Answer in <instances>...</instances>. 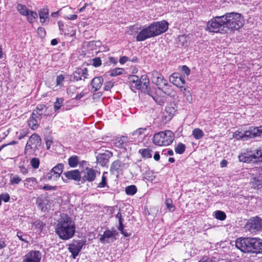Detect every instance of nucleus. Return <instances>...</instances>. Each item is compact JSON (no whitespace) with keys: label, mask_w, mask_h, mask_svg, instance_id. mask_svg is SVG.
Returning a JSON list of instances; mask_svg holds the SVG:
<instances>
[{"label":"nucleus","mask_w":262,"mask_h":262,"mask_svg":"<svg viewBox=\"0 0 262 262\" xmlns=\"http://www.w3.org/2000/svg\"><path fill=\"white\" fill-rule=\"evenodd\" d=\"M75 230L74 222L67 214H61L55 228V232L59 237L63 240L69 239L74 235Z\"/></svg>","instance_id":"obj_1"},{"label":"nucleus","mask_w":262,"mask_h":262,"mask_svg":"<svg viewBox=\"0 0 262 262\" xmlns=\"http://www.w3.org/2000/svg\"><path fill=\"white\" fill-rule=\"evenodd\" d=\"M235 246L245 253H260L262 251V241L256 238H239L236 239Z\"/></svg>","instance_id":"obj_2"},{"label":"nucleus","mask_w":262,"mask_h":262,"mask_svg":"<svg viewBox=\"0 0 262 262\" xmlns=\"http://www.w3.org/2000/svg\"><path fill=\"white\" fill-rule=\"evenodd\" d=\"M224 27L230 31H238L244 26V19L242 15L237 13H230L224 15Z\"/></svg>","instance_id":"obj_3"},{"label":"nucleus","mask_w":262,"mask_h":262,"mask_svg":"<svg viewBox=\"0 0 262 262\" xmlns=\"http://www.w3.org/2000/svg\"><path fill=\"white\" fill-rule=\"evenodd\" d=\"M174 139V133L170 130H166L156 133L152 138V142L157 146H166L170 145Z\"/></svg>","instance_id":"obj_4"},{"label":"nucleus","mask_w":262,"mask_h":262,"mask_svg":"<svg viewBox=\"0 0 262 262\" xmlns=\"http://www.w3.org/2000/svg\"><path fill=\"white\" fill-rule=\"evenodd\" d=\"M225 16H216L212 19L207 23L206 28V31H209L211 33H219L220 30L222 27H224Z\"/></svg>","instance_id":"obj_5"},{"label":"nucleus","mask_w":262,"mask_h":262,"mask_svg":"<svg viewBox=\"0 0 262 262\" xmlns=\"http://www.w3.org/2000/svg\"><path fill=\"white\" fill-rule=\"evenodd\" d=\"M168 28V23L164 20L154 23L139 33H164Z\"/></svg>","instance_id":"obj_6"},{"label":"nucleus","mask_w":262,"mask_h":262,"mask_svg":"<svg viewBox=\"0 0 262 262\" xmlns=\"http://www.w3.org/2000/svg\"><path fill=\"white\" fill-rule=\"evenodd\" d=\"M246 230L251 233H256L262 230V219L255 216L248 220L245 226Z\"/></svg>","instance_id":"obj_7"},{"label":"nucleus","mask_w":262,"mask_h":262,"mask_svg":"<svg viewBox=\"0 0 262 262\" xmlns=\"http://www.w3.org/2000/svg\"><path fill=\"white\" fill-rule=\"evenodd\" d=\"M64 165L62 163H59L46 174V178L48 181H56L59 179L62 173Z\"/></svg>","instance_id":"obj_8"},{"label":"nucleus","mask_w":262,"mask_h":262,"mask_svg":"<svg viewBox=\"0 0 262 262\" xmlns=\"http://www.w3.org/2000/svg\"><path fill=\"white\" fill-rule=\"evenodd\" d=\"M41 144V139L36 134H34L29 138L25 147V151L36 150Z\"/></svg>","instance_id":"obj_9"},{"label":"nucleus","mask_w":262,"mask_h":262,"mask_svg":"<svg viewBox=\"0 0 262 262\" xmlns=\"http://www.w3.org/2000/svg\"><path fill=\"white\" fill-rule=\"evenodd\" d=\"M169 80L170 83L179 88L181 91L185 90L184 85L185 83L184 79L179 73H174L169 77Z\"/></svg>","instance_id":"obj_10"},{"label":"nucleus","mask_w":262,"mask_h":262,"mask_svg":"<svg viewBox=\"0 0 262 262\" xmlns=\"http://www.w3.org/2000/svg\"><path fill=\"white\" fill-rule=\"evenodd\" d=\"M176 112V109L172 104H170L166 106L164 111L163 112L162 119V121L164 123L169 122L172 118L174 113Z\"/></svg>","instance_id":"obj_11"},{"label":"nucleus","mask_w":262,"mask_h":262,"mask_svg":"<svg viewBox=\"0 0 262 262\" xmlns=\"http://www.w3.org/2000/svg\"><path fill=\"white\" fill-rule=\"evenodd\" d=\"M84 245V242L82 241H77L73 242L69 245V250L72 253L73 257L75 258L81 251V249Z\"/></svg>","instance_id":"obj_12"},{"label":"nucleus","mask_w":262,"mask_h":262,"mask_svg":"<svg viewBox=\"0 0 262 262\" xmlns=\"http://www.w3.org/2000/svg\"><path fill=\"white\" fill-rule=\"evenodd\" d=\"M41 253L39 251H31L25 256L23 262H40Z\"/></svg>","instance_id":"obj_13"},{"label":"nucleus","mask_w":262,"mask_h":262,"mask_svg":"<svg viewBox=\"0 0 262 262\" xmlns=\"http://www.w3.org/2000/svg\"><path fill=\"white\" fill-rule=\"evenodd\" d=\"M152 81L158 87H160L163 84L164 86H167L168 83L166 80L164 79L163 76L158 73L157 71H154L151 72Z\"/></svg>","instance_id":"obj_14"},{"label":"nucleus","mask_w":262,"mask_h":262,"mask_svg":"<svg viewBox=\"0 0 262 262\" xmlns=\"http://www.w3.org/2000/svg\"><path fill=\"white\" fill-rule=\"evenodd\" d=\"M97 171L91 168H86L82 172V173L83 180L88 182L93 181L96 177Z\"/></svg>","instance_id":"obj_15"},{"label":"nucleus","mask_w":262,"mask_h":262,"mask_svg":"<svg viewBox=\"0 0 262 262\" xmlns=\"http://www.w3.org/2000/svg\"><path fill=\"white\" fill-rule=\"evenodd\" d=\"M112 153L108 150H106L104 153L99 154L97 157V161L98 163L101 166H105L109 161V159L112 156Z\"/></svg>","instance_id":"obj_16"},{"label":"nucleus","mask_w":262,"mask_h":262,"mask_svg":"<svg viewBox=\"0 0 262 262\" xmlns=\"http://www.w3.org/2000/svg\"><path fill=\"white\" fill-rule=\"evenodd\" d=\"M128 79L133 91L135 92L136 90H139L141 88L142 82L139 80L138 76L134 75H129Z\"/></svg>","instance_id":"obj_17"},{"label":"nucleus","mask_w":262,"mask_h":262,"mask_svg":"<svg viewBox=\"0 0 262 262\" xmlns=\"http://www.w3.org/2000/svg\"><path fill=\"white\" fill-rule=\"evenodd\" d=\"M246 136H249L250 139L256 137H262V125L258 127H250L249 129L247 130Z\"/></svg>","instance_id":"obj_18"},{"label":"nucleus","mask_w":262,"mask_h":262,"mask_svg":"<svg viewBox=\"0 0 262 262\" xmlns=\"http://www.w3.org/2000/svg\"><path fill=\"white\" fill-rule=\"evenodd\" d=\"M63 175L69 180H73L79 182L81 180V175L79 171L77 169L68 171L63 173Z\"/></svg>","instance_id":"obj_19"},{"label":"nucleus","mask_w":262,"mask_h":262,"mask_svg":"<svg viewBox=\"0 0 262 262\" xmlns=\"http://www.w3.org/2000/svg\"><path fill=\"white\" fill-rule=\"evenodd\" d=\"M47 107L43 104L38 105L36 108L33 110L32 114L33 117H38L40 119L42 116L47 115Z\"/></svg>","instance_id":"obj_20"},{"label":"nucleus","mask_w":262,"mask_h":262,"mask_svg":"<svg viewBox=\"0 0 262 262\" xmlns=\"http://www.w3.org/2000/svg\"><path fill=\"white\" fill-rule=\"evenodd\" d=\"M115 239V233L111 230L105 231L101 237L100 238V241L102 243H109L110 241H113Z\"/></svg>","instance_id":"obj_21"},{"label":"nucleus","mask_w":262,"mask_h":262,"mask_svg":"<svg viewBox=\"0 0 262 262\" xmlns=\"http://www.w3.org/2000/svg\"><path fill=\"white\" fill-rule=\"evenodd\" d=\"M39 16L40 21L42 24H47L49 21V10L47 8H43L39 10Z\"/></svg>","instance_id":"obj_22"},{"label":"nucleus","mask_w":262,"mask_h":262,"mask_svg":"<svg viewBox=\"0 0 262 262\" xmlns=\"http://www.w3.org/2000/svg\"><path fill=\"white\" fill-rule=\"evenodd\" d=\"M103 79L101 76L94 78L91 81V85L94 91L99 90L102 84Z\"/></svg>","instance_id":"obj_23"},{"label":"nucleus","mask_w":262,"mask_h":262,"mask_svg":"<svg viewBox=\"0 0 262 262\" xmlns=\"http://www.w3.org/2000/svg\"><path fill=\"white\" fill-rule=\"evenodd\" d=\"M36 184V179L33 177L26 178L24 181V186L28 189H36V188L35 187Z\"/></svg>","instance_id":"obj_24"},{"label":"nucleus","mask_w":262,"mask_h":262,"mask_svg":"<svg viewBox=\"0 0 262 262\" xmlns=\"http://www.w3.org/2000/svg\"><path fill=\"white\" fill-rule=\"evenodd\" d=\"M38 119H39L38 117H33L32 114L31 117L28 121V125L32 129L35 130L39 126Z\"/></svg>","instance_id":"obj_25"},{"label":"nucleus","mask_w":262,"mask_h":262,"mask_svg":"<svg viewBox=\"0 0 262 262\" xmlns=\"http://www.w3.org/2000/svg\"><path fill=\"white\" fill-rule=\"evenodd\" d=\"M238 160L240 162L249 163L254 161V155L246 153L242 154L238 156Z\"/></svg>","instance_id":"obj_26"},{"label":"nucleus","mask_w":262,"mask_h":262,"mask_svg":"<svg viewBox=\"0 0 262 262\" xmlns=\"http://www.w3.org/2000/svg\"><path fill=\"white\" fill-rule=\"evenodd\" d=\"M127 141V139L125 136L118 137L114 139L113 144L116 147L122 148Z\"/></svg>","instance_id":"obj_27"},{"label":"nucleus","mask_w":262,"mask_h":262,"mask_svg":"<svg viewBox=\"0 0 262 262\" xmlns=\"http://www.w3.org/2000/svg\"><path fill=\"white\" fill-rule=\"evenodd\" d=\"M9 177V184L12 186L18 185L22 181V179L16 174L11 173Z\"/></svg>","instance_id":"obj_28"},{"label":"nucleus","mask_w":262,"mask_h":262,"mask_svg":"<svg viewBox=\"0 0 262 262\" xmlns=\"http://www.w3.org/2000/svg\"><path fill=\"white\" fill-rule=\"evenodd\" d=\"M28 22L33 23L37 21L38 18L37 13L32 10H30L25 15Z\"/></svg>","instance_id":"obj_29"},{"label":"nucleus","mask_w":262,"mask_h":262,"mask_svg":"<svg viewBox=\"0 0 262 262\" xmlns=\"http://www.w3.org/2000/svg\"><path fill=\"white\" fill-rule=\"evenodd\" d=\"M246 134L247 135V130L244 132L236 131L233 134V137L237 140H247L250 138H249V136H246Z\"/></svg>","instance_id":"obj_30"},{"label":"nucleus","mask_w":262,"mask_h":262,"mask_svg":"<svg viewBox=\"0 0 262 262\" xmlns=\"http://www.w3.org/2000/svg\"><path fill=\"white\" fill-rule=\"evenodd\" d=\"M192 135L196 140H199L204 136V134L202 129L196 128L192 130Z\"/></svg>","instance_id":"obj_31"},{"label":"nucleus","mask_w":262,"mask_h":262,"mask_svg":"<svg viewBox=\"0 0 262 262\" xmlns=\"http://www.w3.org/2000/svg\"><path fill=\"white\" fill-rule=\"evenodd\" d=\"M159 34H138L136 37L137 40L139 41H143L147 38L154 37Z\"/></svg>","instance_id":"obj_32"},{"label":"nucleus","mask_w":262,"mask_h":262,"mask_svg":"<svg viewBox=\"0 0 262 262\" xmlns=\"http://www.w3.org/2000/svg\"><path fill=\"white\" fill-rule=\"evenodd\" d=\"M78 157L77 156H73L68 159V164L71 167H76L78 164Z\"/></svg>","instance_id":"obj_33"},{"label":"nucleus","mask_w":262,"mask_h":262,"mask_svg":"<svg viewBox=\"0 0 262 262\" xmlns=\"http://www.w3.org/2000/svg\"><path fill=\"white\" fill-rule=\"evenodd\" d=\"M16 8L19 13L24 16H25L30 10L28 9L25 5H23L21 4H18L17 5Z\"/></svg>","instance_id":"obj_34"},{"label":"nucleus","mask_w":262,"mask_h":262,"mask_svg":"<svg viewBox=\"0 0 262 262\" xmlns=\"http://www.w3.org/2000/svg\"><path fill=\"white\" fill-rule=\"evenodd\" d=\"M254 155V161L262 162V148L257 149Z\"/></svg>","instance_id":"obj_35"},{"label":"nucleus","mask_w":262,"mask_h":262,"mask_svg":"<svg viewBox=\"0 0 262 262\" xmlns=\"http://www.w3.org/2000/svg\"><path fill=\"white\" fill-rule=\"evenodd\" d=\"M175 151L177 154H183L185 150V146L182 143H179L174 148Z\"/></svg>","instance_id":"obj_36"},{"label":"nucleus","mask_w":262,"mask_h":262,"mask_svg":"<svg viewBox=\"0 0 262 262\" xmlns=\"http://www.w3.org/2000/svg\"><path fill=\"white\" fill-rule=\"evenodd\" d=\"M137 188L135 185H130L129 186H127L125 188V192L126 194L128 195H134L137 192Z\"/></svg>","instance_id":"obj_37"},{"label":"nucleus","mask_w":262,"mask_h":262,"mask_svg":"<svg viewBox=\"0 0 262 262\" xmlns=\"http://www.w3.org/2000/svg\"><path fill=\"white\" fill-rule=\"evenodd\" d=\"M170 87L171 86L168 84L167 86L163 85V86H161L160 87H159V89H161V90L166 95H171L172 94V91Z\"/></svg>","instance_id":"obj_38"},{"label":"nucleus","mask_w":262,"mask_h":262,"mask_svg":"<svg viewBox=\"0 0 262 262\" xmlns=\"http://www.w3.org/2000/svg\"><path fill=\"white\" fill-rule=\"evenodd\" d=\"M215 217L216 219L221 221H224L226 217V214L222 211L218 210L215 213Z\"/></svg>","instance_id":"obj_39"},{"label":"nucleus","mask_w":262,"mask_h":262,"mask_svg":"<svg viewBox=\"0 0 262 262\" xmlns=\"http://www.w3.org/2000/svg\"><path fill=\"white\" fill-rule=\"evenodd\" d=\"M145 28H142L140 25L136 24L133 26H130L129 28V31L133 33H139L141 31H142Z\"/></svg>","instance_id":"obj_40"},{"label":"nucleus","mask_w":262,"mask_h":262,"mask_svg":"<svg viewBox=\"0 0 262 262\" xmlns=\"http://www.w3.org/2000/svg\"><path fill=\"white\" fill-rule=\"evenodd\" d=\"M124 71L122 68H116L111 71L110 75L111 76H116L123 73Z\"/></svg>","instance_id":"obj_41"},{"label":"nucleus","mask_w":262,"mask_h":262,"mask_svg":"<svg viewBox=\"0 0 262 262\" xmlns=\"http://www.w3.org/2000/svg\"><path fill=\"white\" fill-rule=\"evenodd\" d=\"M31 165L34 169H37L39 167L40 161L39 159L37 158H33L30 161Z\"/></svg>","instance_id":"obj_42"},{"label":"nucleus","mask_w":262,"mask_h":262,"mask_svg":"<svg viewBox=\"0 0 262 262\" xmlns=\"http://www.w3.org/2000/svg\"><path fill=\"white\" fill-rule=\"evenodd\" d=\"M146 128H139L132 133V136H134L135 138L138 137L140 135L144 134Z\"/></svg>","instance_id":"obj_43"},{"label":"nucleus","mask_w":262,"mask_h":262,"mask_svg":"<svg viewBox=\"0 0 262 262\" xmlns=\"http://www.w3.org/2000/svg\"><path fill=\"white\" fill-rule=\"evenodd\" d=\"M151 152V149L146 148L142 150L141 154L143 157L149 158L152 157Z\"/></svg>","instance_id":"obj_44"},{"label":"nucleus","mask_w":262,"mask_h":262,"mask_svg":"<svg viewBox=\"0 0 262 262\" xmlns=\"http://www.w3.org/2000/svg\"><path fill=\"white\" fill-rule=\"evenodd\" d=\"M165 204L167 207V208L168 209V210L170 211H174V207L172 203V201L170 199H167L165 201Z\"/></svg>","instance_id":"obj_45"},{"label":"nucleus","mask_w":262,"mask_h":262,"mask_svg":"<svg viewBox=\"0 0 262 262\" xmlns=\"http://www.w3.org/2000/svg\"><path fill=\"white\" fill-rule=\"evenodd\" d=\"M17 236L20 240L26 243H28L27 236L26 234H24L23 232L20 231L18 232L17 233Z\"/></svg>","instance_id":"obj_46"},{"label":"nucleus","mask_w":262,"mask_h":262,"mask_svg":"<svg viewBox=\"0 0 262 262\" xmlns=\"http://www.w3.org/2000/svg\"><path fill=\"white\" fill-rule=\"evenodd\" d=\"M118 230L121 231V233L123 234L125 236H129V234H128L126 232H125L123 230V223H122V219H120L119 220V225L118 226Z\"/></svg>","instance_id":"obj_47"},{"label":"nucleus","mask_w":262,"mask_h":262,"mask_svg":"<svg viewBox=\"0 0 262 262\" xmlns=\"http://www.w3.org/2000/svg\"><path fill=\"white\" fill-rule=\"evenodd\" d=\"M63 102V99L62 98H57L56 102L54 103V109L55 110H59Z\"/></svg>","instance_id":"obj_48"},{"label":"nucleus","mask_w":262,"mask_h":262,"mask_svg":"<svg viewBox=\"0 0 262 262\" xmlns=\"http://www.w3.org/2000/svg\"><path fill=\"white\" fill-rule=\"evenodd\" d=\"M121 162L119 160H116L114 161L111 166V168L117 170L119 169L121 166Z\"/></svg>","instance_id":"obj_49"},{"label":"nucleus","mask_w":262,"mask_h":262,"mask_svg":"<svg viewBox=\"0 0 262 262\" xmlns=\"http://www.w3.org/2000/svg\"><path fill=\"white\" fill-rule=\"evenodd\" d=\"M38 189H42L45 190H55L56 189V186H51L49 185H45L44 186H37Z\"/></svg>","instance_id":"obj_50"},{"label":"nucleus","mask_w":262,"mask_h":262,"mask_svg":"<svg viewBox=\"0 0 262 262\" xmlns=\"http://www.w3.org/2000/svg\"><path fill=\"white\" fill-rule=\"evenodd\" d=\"M92 64L95 67H98L101 64V60L99 57H96L92 60Z\"/></svg>","instance_id":"obj_51"},{"label":"nucleus","mask_w":262,"mask_h":262,"mask_svg":"<svg viewBox=\"0 0 262 262\" xmlns=\"http://www.w3.org/2000/svg\"><path fill=\"white\" fill-rule=\"evenodd\" d=\"M18 134V133H17ZM28 134V131L27 129H24L21 130L19 133V135H18V138L20 140L26 137Z\"/></svg>","instance_id":"obj_52"},{"label":"nucleus","mask_w":262,"mask_h":262,"mask_svg":"<svg viewBox=\"0 0 262 262\" xmlns=\"http://www.w3.org/2000/svg\"><path fill=\"white\" fill-rule=\"evenodd\" d=\"M58 25L59 27V30L61 32H64L67 31V28H68L67 25L64 24V23L61 21H58Z\"/></svg>","instance_id":"obj_53"},{"label":"nucleus","mask_w":262,"mask_h":262,"mask_svg":"<svg viewBox=\"0 0 262 262\" xmlns=\"http://www.w3.org/2000/svg\"><path fill=\"white\" fill-rule=\"evenodd\" d=\"M114 86V82L111 81L105 82L104 85V89L105 91H109Z\"/></svg>","instance_id":"obj_54"},{"label":"nucleus","mask_w":262,"mask_h":262,"mask_svg":"<svg viewBox=\"0 0 262 262\" xmlns=\"http://www.w3.org/2000/svg\"><path fill=\"white\" fill-rule=\"evenodd\" d=\"M73 78L76 81L82 79V75L80 74L79 69L76 71L74 73Z\"/></svg>","instance_id":"obj_55"},{"label":"nucleus","mask_w":262,"mask_h":262,"mask_svg":"<svg viewBox=\"0 0 262 262\" xmlns=\"http://www.w3.org/2000/svg\"><path fill=\"white\" fill-rule=\"evenodd\" d=\"M253 171L255 173H258V179L262 180V167H255L253 169Z\"/></svg>","instance_id":"obj_56"},{"label":"nucleus","mask_w":262,"mask_h":262,"mask_svg":"<svg viewBox=\"0 0 262 262\" xmlns=\"http://www.w3.org/2000/svg\"><path fill=\"white\" fill-rule=\"evenodd\" d=\"M0 198L5 202H8L10 200V195L8 193H5L0 195Z\"/></svg>","instance_id":"obj_57"},{"label":"nucleus","mask_w":262,"mask_h":262,"mask_svg":"<svg viewBox=\"0 0 262 262\" xmlns=\"http://www.w3.org/2000/svg\"><path fill=\"white\" fill-rule=\"evenodd\" d=\"M80 74L82 75V78H83V80L88 78V70L86 68L83 69H79Z\"/></svg>","instance_id":"obj_58"},{"label":"nucleus","mask_w":262,"mask_h":262,"mask_svg":"<svg viewBox=\"0 0 262 262\" xmlns=\"http://www.w3.org/2000/svg\"><path fill=\"white\" fill-rule=\"evenodd\" d=\"M36 203L38 205V207L43 211H45L46 210L47 208L46 207H45L43 206L42 203V200L41 199H38L37 200Z\"/></svg>","instance_id":"obj_59"},{"label":"nucleus","mask_w":262,"mask_h":262,"mask_svg":"<svg viewBox=\"0 0 262 262\" xmlns=\"http://www.w3.org/2000/svg\"><path fill=\"white\" fill-rule=\"evenodd\" d=\"M181 71L186 76H188L190 73V71L189 69L186 66H183L181 68Z\"/></svg>","instance_id":"obj_60"},{"label":"nucleus","mask_w":262,"mask_h":262,"mask_svg":"<svg viewBox=\"0 0 262 262\" xmlns=\"http://www.w3.org/2000/svg\"><path fill=\"white\" fill-rule=\"evenodd\" d=\"M106 185V178L104 177V173H103V176L102 177L101 182L99 184L98 186L100 187H104Z\"/></svg>","instance_id":"obj_61"},{"label":"nucleus","mask_w":262,"mask_h":262,"mask_svg":"<svg viewBox=\"0 0 262 262\" xmlns=\"http://www.w3.org/2000/svg\"><path fill=\"white\" fill-rule=\"evenodd\" d=\"M64 79V77L63 75H58L56 78V84L58 85H60L62 82H63V80Z\"/></svg>","instance_id":"obj_62"},{"label":"nucleus","mask_w":262,"mask_h":262,"mask_svg":"<svg viewBox=\"0 0 262 262\" xmlns=\"http://www.w3.org/2000/svg\"><path fill=\"white\" fill-rule=\"evenodd\" d=\"M145 179L151 182L155 179V176L152 174H150V172H146Z\"/></svg>","instance_id":"obj_63"},{"label":"nucleus","mask_w":262,"mask_h":262,"mask_svg":"<svg viewBox=\"0 0 262 262\" xmlns=\"http://www.w3.org/2000/svg\"><path fill=\"white\" fill-rule=\"evenodd\" d=\"M198 262H215V261L210 257H203Z\"/></svg>","instance_id":"obj_64"}]
</instances>
